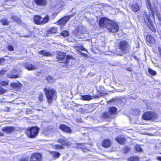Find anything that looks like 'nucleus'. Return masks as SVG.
Wrapping results in <instances>:
<instances>
[{
  "instance_id": "nucleus-29",
  "label": "nucleus",
  "mask_w": 161,
  "mask_h": 161,
  "mask_svg": "<svg viewBox=\"0 0 161 161\" xmlns=\"http://www.w3.org/2000/svg\"><path fill=\"white\" fill-rule=\"evenodd\" d=\"M132 9L134 12L138 11L140 9L139 7L137 4H133L131 7Z\"/></svg>"
},
{
  "instance_id": "nucleus-23",
  "label": "nucleus",
  "mask_w": 161,
  "mask_h": 161,
  "mask_svg": "<svg viewBox=\"0 0 161 161\" xmlns=\"http://www.w3.org/2000/svg\"><path fill=\"white\" fill-rule=\"evenodd\" d=\"M50 153L55 159H56L58 158L60 155V154L59 153L55 151L50 152Z\"/></svg>"
},
{
  "instance_id": "nucleus-36",
  "label": "nucleus",
  "mask_w": 161,
  "mask_h": 161,
  "mask_svg": "<svg viewBox=\"0 0 161 161\" xmlns=\"http://www.w3.org/2000/svg\"><path fill=\"white\" fill-rule=\"evenodd\" d=\"M103 117L104 118L107 119L111 118V115L108 112H105L103 114Z\"/></svg>"
},
{
  "instance_id": "nucleus-21",
  "label": "nucleus",
  "mask_w": 161,
  "mask_h": 161,
  "mask_svg": "<svg viewBox=\"0 0 161 161\" xmlns=\"http://www.w3.org/2000/svg\"><path fill=\"white\" fill-rule=\"evenodd\" d=\"M35 3L38 5L43 6L46 3V0H35Z\"/></svg>"
},
{
  "instance_id": "nucleus-4",
  "label": "nucleus",
  "mask_w": 161,
  "mask_h": 161,
  "mask_svg": "<svg viewBox=\"0 0 161 161\" xmlns=\"http://www.w3.org/2000/svg\"><path fill=\"white\" fill-rule=\"evenodd\" d=\"M39 130L37 127H32L27 130L26 134L29 137L34 138L37 135Z\"/></svg>"
},
{
  "instance_id": "nucleus-8",
  "label": "nucleus",
  "mask_w": 161,
  "mask_h": 161,
  "mask_svg": "<svg viewBox=\"0 0 161 161\" xmlns=\"http://www.w3.org/2000/svg\"><path fill=\"white\" fill-rule=\"evenodd\" d=\"M25 68L28 70H32L36 69L38 67L35 65L32 64L30 63L26 62L23 64Z\"/></svg>"
},
{
  "instance_id": "nucleus-5",
  "label": "nucleus",
  "mask_w": 161,
  "mask_h": 161,
  "mask_svg": "<svg viewBox=\"0 0 161 161\" xmlns=\"http://www.w3.org/2000/svg\"><path fill=\"white\" fill-rule=\"evenodd\" d=\"M142 117L145 120H154L157 118V116L155 113L149 111L144 113Z\"/></svg>"
},
{
  "instance_id": "nucleus-51",
  "label": "nucleus",
  "mask_w": 161,
  "mask_h": 161,
  "mask_svg": "<svg viewBox=\"0 0 161 161\" xmlns=\"http://www.w3.org/2000/svg\"><path fill=\"white\" fill-rule=\"evenodd\" d=\"M136 112H135V114L138 115L139 114H140V111L139 110V109H136Z\"/></svg>"
},
{
  "instance_id": "nucleus-7",
  "label": "nucleus",
  "mask_w": 161,
  "mask_h": 161,
  "mask_svg": "<svg viewBox=\"0 0 161 161\" xmlns=\"http://www.w3.org/2000/svg\"><path fill=\"white\" fill-rule=\"evenodd\" d=\"M73 16V15H70L62 18L58 21V25H65Z\"/></svg>"
},
{
  "instance_id": "nucleus-27",
  "label": "nucleus",
  "mask_w": 161,
  "mask_h": 161,
  "mask_svg": "<svg viewBox=\"0 0 161 161\" xmlns=\"http://www.w3.org/2000/svg\"><path fill=\"white\" fill-rule=\"evenodd\" d=\"M8 77L10 78H16L20 77V75H14L12 73H9L8 75Z\"/></svg>"
},
{
  "instance_id": "nucleus-39",
  "label": "nucleus",
  "mask_w": 161,
  "mask_h": 161,
  "mask_svg": "<svg viewBox=\"0 0 161 161\" xmlns=\"http://www.w3.org/2000/svg\"><path fill=\"white\" fill-rule=\"evenodd\" d=\"M44 98V97L43 94L41 92L40 93L38 96V99L40 101H43Z\"/></svg>"
},
{
  "instance_id": "nucleus-53",
  "label": "nucleus",
  "mask_w": 161,
  "mask_h": 161,
  "mask_svg": "<svg viewBox=\"0 0 161 161\" xmlns=\"http://www.w3.org/2000/svg\"><path fill=\"white\" fill-rule=\"evenodd\" d=\"M158 50L159 52V53L161 57V48H160L159 47L158 48Z\"/></svg>"
},
{
  "instance_id": "nucleus-45",
  "label": "nucleus",
  "mask_w": 161,
  "mask_h": 161,
  "mask_svg": "<svg viewBox=\"0 0 161 161\" xmlns=\"http://www.w3.org/2000/svg\"><path fill=\"white\" fill-rule=\"evenodd\" d=\"M54 147L56 149H61L63 148L62 146L58 145H55L54 146Z\"/></svg>"
},
{
  "instance_id": "nucleus-24",
  "label": "nucleus",
  "mask_w": 161,
  "mask_h": 161,
  "mask_svg": "<svg viewBox=\"0 0 161 161\" xmlns=\"http://www.w3.org/2000/svg\"><path fill=\"white\" fill-rule=\"evenodd\" d=\"M117 111V108L114 107H111L109 109V114L111 115L112 114H115L116 113Z\"/></svg>"
},
{
  "instance_id": "nucleus-26",
  "label": "nucleus",
  "mask_w": 161,
  "mask_h": 161,
  "mask_svg": "<svg viewBox=\"0 0 161 161\" xmlns=\"http://www.w3.org/2000/svg\"><path fill=\"white\" fill-rule=\"evenodd\" d=\"M148 27L153 32H155L156 31V30L154 28L152 24V21L151 22H149L148 24H146Z\"/></svg>"
},
{
  "instance_id": "nucleus-63",
  "label": "nucleus",
  "mask_w": 161,
  "mask_h": 161,
  "mask_svg": "<svg viewBox=\"0 0 161 161\" xmlns=\"http://www.w3.org/2000/svg\"><path fill=\"white\" fill-rule=\"evenodd\" d=\"M152 16H153V17H154V16H153V15H152Z\"/></svg>"
},
{
  "instance_id": "nucleus-56",
  "label": "nucleus",
  "mask_w": 161,
  "mask_h": 161,
  "mask_svg": "<svg viewBox=\"0 0 161 161\" xmlns=\"http://www.w3.org/2000/svg\"><path fill=\"white\" fill-rule=\"evenodd\" d=\"M88 150L86 149H84L83 150V151L84 152H86Z\"/></svg>"
},
{
  "instance_id": "nucleus-55",
  "label": "nucleus",
  "mask_w": 161,
  "mask_h": 161,
  "mask_svg": "<svg viewBox=\"0 0 161 161\" xmlns=\"http://www.w3.org/2000/svg\"><path fill=\"white\" fill-rule=\"evenodd\" d=\"M4 134L0 132V136H3Z\"/></svg>"
},
{
  "instance_id": "nucleus-38",
  "label": "nucleus",
  "mask_w": 161,
  "mask_h": 161,
  "mask_svg": "<svg viewBox=\"0 0 161 161\" xmlns=\"http://www.w3.org/2000/svg\"><path fill=\"white\" fill-rule=\"evenodd\" d=\"M57 31V28L55 27H52L49 30V32L51 33H56Z\"/></svg>"
},
{
  "instance_id": "nucleus-47",
  "label": "nucleus",
  "mask_w": 161,
  "mask_h": 161,
  "mask_svg": "<svg viewBox=\"0 0 161 161\" xmlns=\"http://www.w3.org/2000/svg\"><path fill=\"white\" fill-rule=\"evenodd\" d=\"M5 60L3 58H0V65L3 64L5 62Z\"/></svg>"
},
{
  "instance_id": "nucleus-54",
  "label": "nucleus",
  "mask_w": 161,
  "mask_h": 161,
  "mask_svg": "<svg viewBox=\"0 0 161 161\" xmlns=\"http://www.w3.org/2000/svg\"><path fill=\"white\" fill-rule=\"evenodd\" d=\"M157 160L161 161V157H157Z\"/></svg>"
},
{
  "instance_id": "nucleus-61",
  "label": "nucleus",
  "mask_w": 161,
  "mask_h": 161,
  "mask_svg": "<svg viewBox=\"0 0 161 161\" xmlns=\"http://www.w3.org/2000/svg\"><path fill=\"white\" fill-rule=\"evenodd\" d=\"M153 51L155 53H157V52L155 50H154V49L153 50Z\"/></svg>"
},
{
  "instance_id": "nucleus-19",
  "label": "nucleus",
  "mask_w": 161,
  "mask_h": 161,
  "mask_svg": "<svg viewBox=\"0 0 161 161\" xmlns=\"http://www.w3.org/2000/svg\"><path fill=\"white\" fill-rule=\"evenodd\" d=\"M58 142L62 145H68L69 143L67 139L65 137H62L58 140Z\"/></svg>"
},
{
  "instance_id": "nucleus-32",
  "label": "nucleus",
  "mask_w": 161,
  "mask_h": 161,
  "mask_svg": "<svg viewBox=\"0 0 161 161\" xmlns=\"http://www.w3.org/2000/svg\"><path fill=\"white\" fill-rule=\"evenodd\" d=\"M154 12H155L158 20L160 21H161V12H160V11H159V10H155Z\"/></svg>"
},
{
  "instance_id": "nucleus-46",
  "label": "nucleus",
  "mask_w": 161,
  "mask_h": 161,
  "mask_svg": "<svg viewBox=\"0 0 161 161\" xmlns=\"http://www.w3.org/2000/svg\"><path fill=\"white\" fill-rule=\"evenodd\" d=\"M8 50L11 51H12L14 50V47L12 45H8Z\"/></svg>"
},
{
  "instance_id": "nucleus-44",
  "label": "nucleus",
  "mask_w": 161,
  "mask_h": 161,
  "mask_svg": "<svg viewBox=\"0 0 161 161\" xmlns=\"http://www.w3.org/2000/svg\"><path fill=\"white\" fill-rule=\"evenodd\" d=\"M28 158L27 157L21 158L19 160V161H29Z\"/></svg>"
},
{
  "instance_id": "nucleus-57",
  "label": "nucleus",
  "mask_w": 161,
  "mask_h": 161,
  "mask_svg": "<svg viewBox=\"0 0 161 161\" xmlns=\"http://www.w3.org/2000/svg\"><path fill=\"white\" fill-rule=\"evenodd\" d=\"M16 70L15 69H13L12 71V73H14L15 72Z\"/></svg>"
},
{
  "instance_id": "nucleus-15",
  "label": "nucleus",
  "mask_w": 161,
  "mask_h": 161,
  "mask_svg": "<svg viewBox=\"0 0 161 161\" xmlns=\"http://www.w3.org/2000/svg\"><path fill=\"white\" fill-rule=\"evenodd\" d=\"M116 140L120 144H122L126 142V140L123 136H119L116 138Z\"/></svg>"
},
{
  "instance_id": "nucleus-50",
  "label": "nucleus",
  "mask_w": 161,
  "mask_h": 161,
  "mask_svg": "<svg viewBox=\"0 0 161 161\" xmlns=\"http://www.w3.org/2000/svg\"><path fill=\"white\" fill-rule=\"evenodd\" d=\"M77 147L78 148H82L83 145L82 144H77Z\"/></svg>"
},
{
  "instance_id": "nucleus-60",
  "label": "nucleus",
  "mask_w": 161,
  "mask_h": 161,
  "mask_svg": "<svg viewBox=\"0 0 161 161\" xmlns=\"http://www.w3.org/2000/svg\"><path fill=\"white\" fill-rule=\"evenodd\" d=\"M86 48H84V47H83L82 48V50H86Z\"/></svg>"
},
{
  "instance_id": "nucleus-41",
  "label": "nucleus",
  "mask_w": 161,
  "mask_h": 161,
  "mask_svg": "<svg viewBox=\"0 0 161 161\" xmlns=\"http://www.w3.org/2000/svg\"><path fill=\"white\" fill-rule=\"evenodd\" d=\"M61 35L64 36H67L69 35L68 32L66 31H64L61 32Z\"/></svg>"
},
{
  "instance_id": "nucleus-34",
  "label": "nucleus",
  "mask_w": 161,
  "mask_h": 161,
  "mask_svg": "<svg viewBox=\"0 0 161 161\" xmlns=\"http://www.w3.org/2000/svg\"><path fill=\"white\" fill-rule=\"evenodd\" d=\"M1 22L4 25H9V21L6 19H4L1 20Z\"/></svg>"
},
{
  "instance_id": "nucleus-25",
  "label": "nucleus",
  "mask_w": 161,
  "mask_h": 161,
  "mask_svg": "<svg viewBox=\"0 0 161 161\" xmlns=\"http://www.w3.org/2000/svg\"><path fill=\"white\" fill-rule=\"evenodd\" d=\"M146 5L147 8L149 9H150L151 11H152V13H153V8L152 7V5H151V3L150 2V0H146Z\"/></svg>"
},
{
  "instance_id": "nucleus-2",
  "label": "nucleus",
  "mask_w": 161,
  "mask_h": 161,
  "mask_svg": "<svg viewBox=\"0 0 161 161\" xmlns=\"http://www.w3.org/2000/svg\"><path fill=\"white\" fill-rule=\"evenodd\" d=\"M44 91L48 103H51L53 99L56 98V92L54 90L51 89L47 86L44 88Z\"/></svg>"
},
{
  "instance_id": "nucleus-35",
  "label": "nucleus",
  "mask_w": 161,
  "mask_h": 161,
  "mask_svg": "<svg viewBox=\"0 0 161 161\" xmlns=\"http://www.w3.org/2000/svg\"><path fill=\"white\" fill-rule=\"evenodd\" d=\"M148 70L149 73L151 75H156V72L155 71L152 70L150 68H148Z\"/></svg>"
},
{
  "instance_id": "nucleus-3",
  "label": "nucleus",
  "mask_w": 161,
  "mask_h": 161,
  "mask_svg": "<svg viewBox=\"0 0 161 161\" xmlns=\"http://www.w3.org/2000/svg\"><path fill=\"white\" fill-rule=\"evenodd\" d=\"M119 46V49L125 53L128 52L130 48V46L128 44V43L125 41L120 42Z\"/></svg>"
},
{
  "instance_id": "nucleus-62",
  "label": "nucleus",
  "mask_w": 161,
  "mask_h": 161,
  "mask_svg": "<svg viewBox=\"0 0 161 161\" xmlns=\"http://www.w3.org/2000/svg\"><path fill=\"white\" fill-rule=\"evenodd\" d=\"M101 90H102V89H103V87H102V86H101Z\"/></svg>"
},
{
  "instance_id": "nucleus-30",
  "label": "nucleus",
  "mask_w": 161,
  "mask_h": 161,
  "mask_svg": "<svg viewBox=\"0 0 161 161\" xmlns=\"http://www.w3.org/2000/svg\"><path fill=\"white\" fill-rule=\"evenodd\" d=\"M11 18L14 20L18 23H21V21L20 19L17 17L15 15H12Z\"/></svg>"
},
{
  "instance_id": "nucleus-16",
  "label": "nucleus",
  "mask_w": 161,
  "mask_h": 161,
  "mask_svg": "<svg viewBox=\"0 0 161 161\" xmlns=\"http://www.w3.org/2000/svg\"><path fill=\"white\" fill-rule=\"evenodd\" d=\"M146 40L148 43L150 44H154L155 42V40L151 35H148L147 36Z\"/></svg>"
},
{
  "instance_id": "nucleus-28",
  "label": "nucleus",
  "mask_w": 161,
  "mask_h": 161,
  "mask_svg": "<svg viewBox=\"0 0 161 161\" xmlns=\"http://www.w3.org/2000/svg\"><path fill=\"white\" fill-rule=\"evenodd\" d=\"M128 161H139L140 158L137 156H132L127 159Z\"/></svg>"
},
{
  "instance_id": "nucleus-48",
  "label": "nucleus",
  "mask_w": 161,
  "mask_h": 161,
  "mask_svg": "<svg viewBox=\"0 0 161 161\" xmlns=\"http://www.w3.org/2000/svg\"><path fill=\"white\" fill-rule=\"evenodd\" d=\"M130 151V149L128 147H125L124 150V153H127Z\"/></svg>"
},
{
  "instance_id": "nucleus-1",
  "label": "nucleus",
  "mask_w": 161,
  "mask_h": 161,
  "mask_svg": "<svg viewBox=\"0 0 161 161\" xmlns=\"http://www.w3.org/2000/svg\"><path fill=\"white\" fill-rule=\"evenodd\" d=\"M99 24L102 27H105L110 32H116L119 30V26L116 23L107 18H103L100 19Z\"/></svg>"
},
{
  "instance_id": "nucleus-10",
  "label": "nucleus",
  "mask_w": 161,
  "mask_h": 161,
  "mask_svg": "<svg viewBox=\"0 0 161 161\" xmlns=\"http://www.w3.org/2000/svg\"><path fill=\"white\" fill-rule=\"evenodd\" d=\"M153 5H152V7L153 8V12L154 11L159 10L160 12H161V5L158 3L157 0H153Z\"/></svg>"
},
{
  "instance_id": "nucleus-9",
  "label": "nucleus",
  "mask_w": 161,
  "mask_h": 161,
  "mask_svg": "<svg viewBox=\"0 0 161 161\" xmlns=\"http://www.w3.org/2000/svg\"><path fill=\"white\" fill-rule=\"evenodd\" d=\"M150 12L147 13L145 12L143 14V18L146 24L152 21L150 19Z\"/></svg>"
},
{
  "instance_id": "nucleus-42",
  "label": "nucleus",
  "mask_w": 161,
  "mask_h": 161,
  "mask_svg": "<svg viewBox=\"0 0 161 161\" xmlns=\"http://www.w3.org/2000/svg\"><path fill=\"white\" fill-rule=\"evenodd\" d=\"M47 80L48 82L50 83H52L54 82V80L53 77L52 76H48L47 78Z\"/></svg>"
},
{
  "instance_id": "nucleus-6",
  "label": "nucleus",
  "mask_w": 161,
  "mask_h": 161,
  "mask_svg": "<svg viewBox=\"0 0 161 161\" xmlns=\"http://www.w3.org/2000/svg\"><path fill=\"white\" fill-rule=\"evenodd\" d=\"M42 155L39 153H35L32 154L30 158V161H41Z\"/></svg>"
},
{
  "instance_id": "nucleus-59",
  "label": "nucleus",
  "mask_w": 161,
  "mask_h": 161,
  "mask_svg": "<svg viewBox=\"0 0 161 161\" xmlns=\"http://www.w3.org/2000/svg\"><path fill=\"white\" fill-rule=\"evenodd\" d=\"M71 56H67V58H71Z\"/></svg>"
},
{
  "instance_id": "nucleus-17",
  "label": "nucleus",
  "mask_w": 161,
  "mask_h": 161,
  "mask_svg": "<svg viewBox=\"0 0 161 161\" xmlns=\"http://www.w3.org/2000/svg\"><path fill=\"white\" fill-rule=\"evenodd\" d=\"M42 18L38 15L35 16L34 18L35 23L38 25L42 24Z\"/></svg>"
},
{
  "instance_id": "nucleus-64",
  "label": "nucleus",
  "mask_w": 161,
  "mask_h": 161,
  "mask_svg": "<svg viewBox=\"0 0 161 161\" xmlns=\"http://www.w3.org/2000/svg\"><path fill=\"white\" fill-rule=\"evenodd\" d=\"M129 71H131V70H130V69H129Z\"/></svg>"
},
{
  "instance_id": "nucleus-11",
  "label": "nucleus",
  "mask_w": 161,
  "mask_h": 161,
  "mask_svg": "<svg viewBox=\"0 0 161 161\" xmlns=\"http://www.w3.org/2000/svg\"><path fill=\"white\" fill-rule=\"evenodd\" d=\"M99 97L97 95H94L92 96L90 95H84L81 96V99L84 100L89 101L93 98H98Z\"/></svg>"
},
{
  "instance_id": "nucleus-18",
  "label": "nucleus",
  "mask_w": 161,
  "mask_h": 161,
  "mask_svg": "<svg viewBox=\"0 0 161 161\" xmlns=\"http://www.w3.org/2000/svg\"><path fill=\"white\" fill-rule=\"evenodd\" d=\"M39 54L42 55V56H50L51 54L49 52L46 50H43L38 52Z\"/></svg>"
},
{
  "instance_id": "nucleus-40",
  "label": "nucleus",
  "mask_w": 161,
  "mask_h": 161,
  "mask_svg": "<svg viewBox=\"0 0 161 161\" xmlns=\"http://www.w3.org/2000/svg\"><path fill=\"white\" fill-rule=\"evenodd\" d=\"M135 149L137 152H141L142 149L140 145H136L135 147Z\"/></svg>"
},
{
  "instance_id": "nucleus-43",
  "label": "nucleus",
  "mask_w": 161,
  "mask_h": 161,
  "mask_svg": "<svg viewBox=\"0 0 161 161\" xmlns=\"http://www.w3.org/2000/svg\"><path fill=\"white\" fill-rule=\"evenodd\" d=\"M7 91L6 90L0 87V94H3Z\"/></svg>"
},
{
  "instance_id": "nucleus-12",
  "label": "nucleus",
  "mask_w": 161,
  "mask_h": 161,
  "mask_svg": "<svg viewBox=\"0 0 161 161\" xmlns=\"http://www.w3.org/2000/svg\"><path fill=\"white\" fill-rule=\"evenodd\" d=\"M59 128L64 131L69 133H71L72 132L71 128L64 124H61L59 125Z\"/></svg>"
},
{
  "instance_id": "nucleus-22",
  "label": "nucleus",
  "mask_w": 161,
  "mask_h": 161,
  "mask_svg": "<svg viewBox=\"0 0 161 161\" xmlns=\"http://www.w3.org/2000/svg\"><path fill=\"white\" fill-rule=\"evenodd\" d=\"M66 56V54L64 53L59 52L58 53L57 55L56 56L57 58L59 59H63L65 58Z\"/></svg>"
},
{
  "instance_id": "nucleus-14",
  "label": "nucleus",
  "mask_w": 161,
  "mask_h": 161,
  "mask_svg": "<svg viewBox=\"0 0 161 161\" xmlns=\"http://www.w3.org/2000/svg\"><path fill=\"white\" fill-rule=\"evenodd\" d=\"M111 143V141L108 139H104L102 142V145L105 148H108L110 147Z\"/></svg>"
},
{
  "instance_id": "nucleus-49",
  "label": "nucleus",
  "mask_w": 161,
  "mask_h": 161,
  "mask_svg": "<svg viewBox=\"0 0 161 161\" xmlns=\"http://www.w3.org/2000/svg\"><path fill=\"white\" fill-rule=\"evenodd\" d=\"M6 72V71L4 69L1 70L0 71V75H2L4 74Z\"/></svg>"
},
{
  "instance_id": "nucleus-58",
  "label": "nucleus",
  "mask_w": 161,
  "mask_h": 161,
  "mask_svg": "<svg viewBox=\"0 0 161 161\" xmlns=\"http://www.w3.org/2000/svg\"><path fill=\"white\" fill-rule=\"evenodd\" d=\"M116 53L118 55H121V54L120 53Z\"/></svg>"
},
{
  "instance_id": "nucleus-20",
  "label": "nucleus",
  "mask_w": 161,
  "mask_h": 161,
  "mask_svg": "<svg viewBox=\"0 0 161 161\" xmlns=\"http://www.w3.org/2000/svg\"><path fill=\"white\" fill-rule=\"evenodd\" d=\"M21 85V84L19 82L12 83L11 84V86L14 88H19Z\"/></svg>"
},
{
  "instance_id": "nucleus-52",
  "label": "nucleus",
  "mask_w": 161,
  "mask_h": 161,
  "mask_svg": "<svg viewBox=\"0 0 161 161\" xmlns=\"http://www.w3.org/2000/svg\"><path fill=\"white\" fill-rule=\"evenodd\" d=\"M68 62V61L67 59H66L64 61V63H65V66H67V64Z\"/></svg>"
},
{
  "instance_id": "nucleus-33",
  "label": "nucleus",
  "mask_w": 161,
  "mask_h": 161,
  "mask_svg": "<svg viewBox=\"0 0 161 161\" xmlns=\"http://www.w3.org/2000/svg\"><path fill=\"white\" fill-rule=\"evenodd\" d=\"M49 18L50 17L49 16L47 15L43 19H42V24L47 22L48 21Z\"/></svg>"
},
{
  "instance_id": "nucleus-13",
  "label": "nucleus",
  "mask_w": 161,
  "mask_h": 161,
  "mask_svg": "<svg viewBox=\"0 0 161 161\" xmlns=\"http://www.w3.org/2000/svg\"><path fill=\"white\" fill-rule=\"evenodd\" d=\"M2 130L7 134H10L14 130V128L12 126H6L3 127Z\"/></svg>"
},
{
  "instance_id": "nucleus-37",
  "label": "nucleus",
  "mask_w": 161,
  "mask_h": 161,
  "mask_svg": "<svg viewBox=\"0 0 161 161\" xmlns=\"http://www.w3.org/2000/svg\"><path fill=\"white\" fill-rule=\"evenodd\" d=\"M9 81L8 80L3 81L0 83V85L2 86H5L8 84Z\"/></svg>"
},
{
  "instance_id": "nucleus-31",
  "label": "nucleus",
  "mask_w": 161,
  "mask_h": 161,
  "mask_svg": "<svg viewBox=\"0 0 161 161\" xmlns=\"http://www.w3.org/2000/svg\"><path fill=\"white\" fill-rule=\"evenodd\" d=\"M85 31V30L82 26H79L77 28L76 32L78 34H80L84 32Z\"/></svg>"
}]
</instances>
